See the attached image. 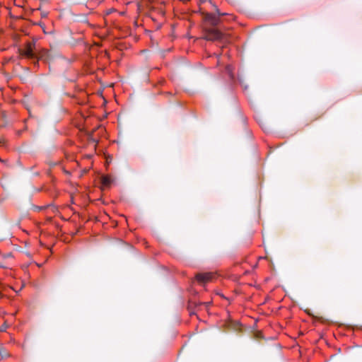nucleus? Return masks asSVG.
<instances>
[{"instance_id": "f257e3e1", "label": "nucleus", "mask_w": 362, "mask_h": 362, "mask_svg": "<svg viewBox=\"0 0 362 362\" xmlns=\"http://www.w3.org/2000/svg\"><path fill=\"white\" fill-rule=\"evenodd\" d=\"M35 47V42H29L26 43L24 48L20 49V54L23 57L28 59L37 58L38 59L46 62L49 57V52L46 49H43L37 56L34 52Z\"/></svg>"}, {"instance_id": "f03ea898", "label": "nucleus", "mask_w": 362, "mask_h": 362, "mask_svg": "<svg viewBox=\"0 0 362 362\" xmlns=\"http://www.w3.org/2000/svg\"><path fill=\"white\" fill-rule=\"evenodd\" d=\"M216 277V274L215 273L204 272L197 274L195 276V279L200 285L204 286L206 283L212 281Z\"/></svg>"}, {"instance_id": "7ed1b4c3", "label": "nucleus", "mask_w": 362, "mask_h": 362, "mask_svg": "<svg viewBox=\"0 0 362 362\" xmlns=\"http://www.w3.org/2000/svg\"><path fill=\"white\" fill-rule=\"evenodd\" d=\"M204 38L207 40H218L223 38V34L215 28L209 29L206 31Z\"/></svg>"}, {"instance_id": "20e7f679", "label": "nucleus", "mask_w": 362, "mask_h": 362, "mask_svg": "<svg viewBox=\"0 0 362 362\" xmlns=\"http://www.w3.org/2000/svg\"><path fill=\"white\" fill-rule=\"evenodd\" d=\"M205 20L212 25H216L219 22V18L213 13H206Z\"/></svg>"}, {"instance_id": "39448f33", "label": "nucleus", "mask_w": 362, "mask_h": 362, "mask_svg": "<svg viewBox=\"0 0 362 362\" xmlns=\"http://www.w3.org/2000/svg\"><path fill=\"white\" fill-rule=\"evenodd\" d=\"M112 182V179L110 176H103L102 177V184L104 187H108Z\"/></svg>"}, {"instance_id": "423d86ee", "label": "nucleus", "mask_w": 362, "mask_h": 362, "mask_svg": "<svg viewBox=\"0 0 362 362\" xmlns=\"http://www.w3.org/2000/svg\"><path fill=\"white\" fill-rule=\"evenodd\" d=\"M0 355H1V358H7L9 356L8 352L6 351H4V350H0Z\"/></svg>"}, {"instance_id": "0eeeda50", "label": "nucleus", "mask_w": 362, "mask_h": 362, "mask_svg": "<svg viewBox=\"0 0 362 362\" xmlns=\"http://www.w3.org/2000/svg\"><path fill=\"white\" fill-rule=\"evenodd\" d=\"M8 325L6 324V322H5L4 325H2L1 327H0V332H5L6 330V329L8 328Z\"/></svg>"}, {"instance_id": "6e6552de", "label": "nucleus", "mask_w": 362, "mask_h": 362, "mask_svg": "<svg viewBox=\"0 0 362 362\" xmlns=\"http://www.w3.org/2000/svg\"><path fill=\"white\" fill-rule=\"evenodd\" d=\"M0 267L4 268L6 267L0 264Z\"/></svg>"}]
</instances>
